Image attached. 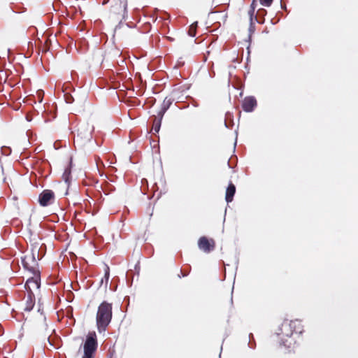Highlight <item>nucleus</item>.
Segmentation results:
<instances>
[{"label": "nucleus", "mask_w": 358, "mask_h": 358, "mask_svg": "<svg viewBox=\"0 0 358 358\" xmlns=\"http://www.w3.org/2000/svg\"><path fill=\"white\" fill-rule=\"evenodd\" d=\"M172 101H173L172 99L170 98L166 97L164 99V100L162 104L161 109L159 110V112L157 113V115L159 117H161V119H162L164 113H166V111L169 109V108L171 105Z\"/></svg>", "instance_id": "nucleus-9"}, {"label": "nucleus", "mask_w": 358, "mask_h": 358, "mask_svg": "<svg viewBox=\"0 0 358 358\" xmlns=\"http://www.w3.org/2000/svg\"><path fill=\"white\" fill-rule=\"evenodd\" d=\"M303 331L301 322L299 320H285L278 328L277 335L280 345L291 350L294 348L296 338Z\"/></svg>", "instance_id": "nucleus-1"}, {"label": "nucleus", "mask_w": 358, "mask_h": 358, "mask_svg": "<svg viewBox=\"0 0 358 358\" xmlns=\"http://www.w3.org/2000/svg\"><path fill=\"white\" fill-rule=\"evenodd\" d=\"M198 246L200 250L204 252L208 253L215 248V241L213 239L208 240L207 238L201 237L198 241Z\"/></svg>", "instance_id": "nucleus-4"}, {"label": "nucleus", "mask_w": 358, "mask_h": 358, "mask_svg": "<svg viewBox=\"0 0 358 358\" xmlns=\"http://www.w3.org/2000/svg\"><path fill=\"white\" fill-rule=\"evenodd\" d=\"M109 275H110V273H109V268L108 266H106V268L105 270V275H104V279L102 278L101 279V283H103V280H105L106 281V285L105 287H107V285H108V280H109Z\"/></svg>", "instance_id": "nucleus-14"}, {"label": "nucleus", "mask_w": 358, "mask_h": 358, "mask_svg": "<svg viewBox=\"0 0 358 358\" xmlns=\"http://www.w3.org/2000/svg\"><path fill=\"white\" fill-rule=\"evenodd\" d=\"M256 106L257 101L254 96H247L243 101V109L247 113L253 111Z\"/></svg>", "instance_id": "nucleus-6"}, {"label": "nucleus", "mask_w": 358, "mask_h": 358, "mask_svg": "<svg viewBox=\"0 0 358 358\" xmlns=\"http://www.w3.org/2000/svg\"><path fill=\"white\" fill-rule=\"evenodd\" d=\"M96 348V341L92 336H89L84 345V353L86 358H91Z\"/></svg>", "instance_id": "nucleus-3"}, {"label": "nucleus", "mask_w": 358, "mask_h": 358, "mask_svg": "<svg viewBox=\"0 0 358 358\" xmlns=\"http://www.w3.org/2000/svg\"><path fill=\"white\" fill-rule=\"evenodd\" d=\"M96 319L99 332H104L112 319V304L102 302L98 308Z\"/></svg>", "instance_id": "nucleus-2"}, {"label": "nucleus", "mask_w": 358, "mask_h": 358, "mask_svg": "<svg viewBox=\"0 0 358 358\" xmlns=\"http://www.w3.org/2000/svg\"><path fill=\"white\" fill-rule=\"evenodd\" d=\"M28 293H33V289H37L40 287L38 277L29 278L24 285Z\"/></svg>", "instance_id": "nucleus-8"}, {"label": "nucleus", "mask_w": 358, "mask_h": 358, "mask_svg": "<svg viewBox=\"0 0 358 358\" xmlns=\"http://www.w3.org/2000/svg\"><path fill=\"white\" fill-rule=\"evenodd\" d=\"M236 192V187L234 184L229 183L226 190L225 199L227 203L232 201Z\"/></svg>", "instance_id": "nucleus-10"}, {"label": "nucleus", "mask_w": 358, "mask_h": 358, "mask_svg": "<svg viewBox=\"0 0 358 358\" xmlns=\"http://www.w3.org/2000/svg\"><path fill=\"white\" fill-rule=\"evenodd\" d=\"M73 101V98L71 96L66 97V101L69 103H71Z\"/></svg>", "instance_id": "nucleus-17"}, {"label": "nucleus", "mask_w": 358, "mask_h": 358, "mask_svg": "<svg viewBox=\"0 0 358 358\" xmlns=\"http://www.w3.org/2000/svg\"><path fill=\"white\" fill-rule=\"evenodd\" d=\"M92 138V134L91 131H87L85 132H83L80 129L78 130V135L76 136V138L75 140V142L78 144H80V145L85 144L87 142L90 141Z\"/></svg>", "instance_id": "nucleus-7"}, {"label": "nucleus", "mask_w": 358, "mask_h": 358, "mask_svg": "<svg viewBox=\"0 0 358 358\" xmlns=\"http://www.w3.org/2000/svg\"><path fill=\"white\" fill-rule=\"evenodd\" d=\"M70 175H71V168L67 167L66 169H65L64 172L62 176V178L66 183L69 182Z\"/></svg>", "instance_id": "nucleus-12"}, {"label": "nucleus", "mask_w": 358, "mask_h": 358, "mask_svg": "<svg viewBox=\"0 0 358 358\" xmlns=\"http://www.w3.org/2000/svg\"><path fill=\"white\" fill-rule=\"evenodd\" d=\"M273 0H260V3L262 6L268 7L271 5Z\"/></svg>", "instance_id": "nucleus-16"}, {"label": "nucleus", "mask_w": 358, "mask_h": 358, "mask_svg": "<svg viewBox=\"0 0 358 358\" xmlns=\"http://www.w3.org/2000/svg\"><path fill=\"white\" fill-rule=\"evenodd\" d=\"M54 198V193L50 189H45L39 195L38 201L41 206H47Z\"/></svg>", "instance_id": "nucleus-5"}, {"label": "nucleus", "mask_w": 358, "mask_h": 358, "mask_svg": "<svg viewBox=\"0 0 358 358\" xmlns=\"http://www.w3.org/2000/svg\"><path fill=\"white\" fill-rule=\"evenodd\" d=\"M35 303V297L33 293H28L24 310L30 311L32 310Z\"/></svg>", "instance_id": "nucleus-11"}, {"label": "nucleus", "mask_w": 358, "mask_h": 358, "mask_svg": "<svg viewBox=\"0 0 358 358\" xmlns=\"http://www.w3.org/2000/svg\"><path fill=\"white\" fill-rule=\"evenodd\" d=\"M162 120L161 117H159V120H155L154 122L152 131L155 133H158L160 129Z\"/></svg>", "instance_id": "nucleus-13"}, {"label": "nucleus", "mask_w": 358, "mask_h": 358, "mask_svg": "<svg viewBox=\"0 0 358 358\" xmlns=\"http://www.w3.org/2000/svg\"><path fill=\"white\" fill-rule=\"evenodd\" d=\"M48 343H49L50 345H52V344L51 343V342H50V338H48Z\"/></svg>", "instance_id": "nucleus-18"}, {"label": "nucleus", "mask_w": 358, "mask_h": 358, "mask_svg": "<svg viewBox=\"0 0 358 358\" xmlns=\"http://www.w3.org/2000/svg\"><path fill=\"white\" fill-rule=\"evenodd\" d=\"M196 24H197V22H195V23L192 24L190 27L189 33L191 36H194V35H195V28H196Z\"/></svg>", "instance_id": "nucleus-15"}]
</instances>
